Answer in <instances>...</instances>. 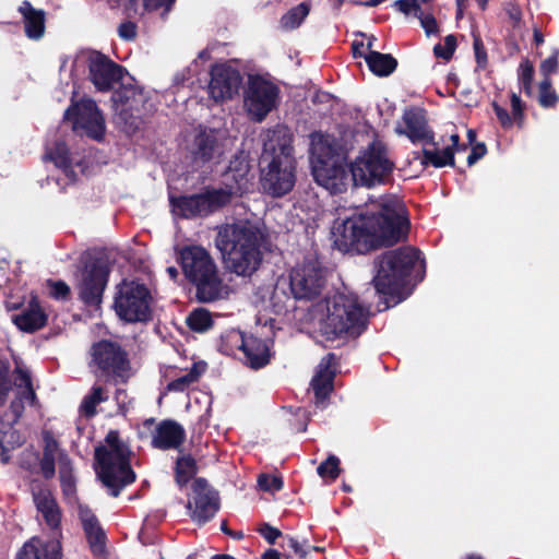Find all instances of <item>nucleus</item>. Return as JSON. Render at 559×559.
<instances>
[{
    "mask_svg": "<svg viewBox=\"0 0 559 559\" xmlns=\"http://www.w3.org/2000/svg\"><path fill=\"white\" fill-rule=\"evenodd\" d=\"M408 230L405 204L394 195H385L349 217L335 219L331 234L337 250L366 254L396 245L407 237Z\"/></svg>",
    "mask_w": 559,
    "mask_h": 559,
    "instance_id": "obj_1",
    "label": "nucleus"
},
{
    "mask_svg": "<svg viewBox=\"0 0 559 559\" xmlns=\"http://www.w3.org/2000/svg\"><path fill=\"white\" fill-rule=\"evenodd\" d=\"M267 243L264 223L248 218L221 225L215 237L225 269L242 277H250L259 270Z\"/></svg>",
    "mask_w": 559,
    "mask_h": 559,
    "instance_id": "obj_2",
    "label": "nucleus"
},
{
    "mask_svg": "<svg viewBox=\"0 0 559 559\" xmlns=\"http://www.w3.org/2000/svg\"><path fill=\"white\" fill-rule=\"evenodd\" d=\"M293 141L290 129L276 124L267 130L263 142L260 182L263 191L273 198H282L295 187L297 162Z\"/></svg>",
    "mask_w": 559,
    "mask_h": 559,
    "instance_id": "obj_3",
    "label": "nucleus"
},
{
    "mask_svg": "<svg viewBox=\"0 0 559 559\" xmlns=\"http://www.w3.org/2000/svg\"><path fill=\"white\" fill-rule=\"evenodd\" d=\"M176 260L185 277L194 286L198 301L210 304L228 295V286L224 284L213 257L204 247L186 245L177 249Z\"/></svg>",
    "mask_w": 559,
    "mask_h": 559,
    "instance_id": "obj_4",
    "label": "nucleus"
},
{
    "mask_svg": "<svg viewBox=\"0 0 559 559\" xmlns=\"http://www.w3.org/2000/svg\"><path fill=\"white\" fill-rule=\"evenodd\" d=\"M326 309L320 324L326 341L357 338L368 326L369 310L355 295L336 294L328 301Z\"/></svg>",
    "mask_w": 559,
    "mask_h": 559,
    "instance_id": "obj_5",
    "label": "nucleus"
},
{
    "mask_svg": "<svg viewBox=\"0 0 559 559\" xmlns=\"http://www.w3.org/2000/svg\"><path fill=\"white\" fill-rule=\"evenodd\" d=\"M90 356L88 367L104 384H127L139 371L129 352L112 340L103 338L93 343Z\"/></svg>",
    "mask_w": 559,
    "mask_h": 559,
    "instance_id": "obj_6",
    "label": "nucleus"
},
{
    "mask_svg": "<svg viewBox=\"0 0 559 559\" xmlns=\"http://www.w3.org/2000/svg\"><path fill=\"white\" fill-rule=\"evenodd\" d=\"M420 259V251L411 246L384 251L374 259L376 275L372 284L377 293L384 296L397 295L408 283L414 267Z\"/></svg>",
    "mask_w": 559,
    "mask_h": 559,
    "instance_id": "obj_7",
    "label": "nucleus"
},
{
    "mask_svg": "<svg viewBox=\"0 0 559 559\" xmlns=\"http://www.w3.org/2000/svg\"><path fill=\"white\" fill-rule=\"evenodd\" d=\"M394 168L395 163L391 159L386 145L379 140L370 142L349 163L352 182L355 187L373 188L386 185L392 179Z\"/></svg>",
    "mask_w": 559,
    "mask_h": 559,
    "instance_id": "obj_8",
    "label": "nucleus"
},
{
    "mask_svg": "<svg viewBox=\"0 0 559 559\" xmlns=\"http://www.w3.org/2000/svg\"><path fill=\"white\" fill-rule=\"evenodd\" d=\"M316 135H318L319 140L313 143L316 162L313 163L312 174L314 180L332 194L343 193L352 181L349 164L346 163L345 157L341 156L322 134H312L313 140Z\"/></svg>",
    "mask_w": 559,
    "mask_h": 559,
    "instance_id": "obj_9",
    "label": "nucleus"
},
{
    "mask_svg": "<svg viewBox=\"0 0 559 559\" xmlns=\"http://www.w3.org/2000/svg\"><path fill=\"white\" fill-rule=\"evenodd\" d=\"M95 461L98 464L97 476L111 497L117 498L136 479V474L130 464V450L123 442L110 449L104 445L97 447Z\"/></svg>",
    "mask_w": 559,
    "mask_h": 559,
    "instance_id": "obj_10",
    "label": "nucleus"
},
{
    "mask_svg": "<svg viewBox=\"0 0 559 559\" xmlns=\"http://www.w3.org/2000/svg\"><path fill=\"white\" fill-rule=\"evenodd\" d=\"M233 187H204L201 192L193 194H169L171 213L182 219L209 217L231 203Z\"/></svg>",
    "mask_w": 559,
    "mask_h": 559,
    "instance_id": "obj_11",
    "label": "nucleus"
},
{
    "mask_svg": "<svg viewBox=\"0 0 559 559\" xmlns=\"http://www.w3.org/2000/svg\"><path fill=\"white\" fill-rule=\"evenodd\" d=\"M81 280L75 286L79 300L87 308L99 309L111 273L109 255L95 250L83 257Z\"/></svg>",
    "mask_w": 559,
    "mask_h": 559,
    "instance_id": "obj_12",
    "label": "nucleus"
},
{
    "mask_svg": "<svg viewBox=\"0 0 559 559\" xmlns=\"http://www.w3.org/2000/svg\"><path fill=\"white\" fill-rule=\"evenodd\" d=\"M154 298L150 288L135 280H123L116 287L112 309L124 323H147L153 319Z\"/></svg>",
    "mask_w": 559,
    "mask_h": 559,
    "instance_id": "obj_13",
    "label": "nucleus"
},
{
    "mask_svg": "<svg viewBox=\"0 0 559 559\" xmlns=\"http://www.w3.org/2000/svg\"><path fill=\"white\" fill-rule=\"evenodd\" d=\"M63 119L72 123V130H80L96 141H102L106 132L105 118L97 104L92 98H82L79 102L71 99L66 109Z\"/></svg>",
    "mask_w": 559,
    "mask_h": 559,
    "instance_id": "obj_14",
    "label": "nucleus"
},
{
    "mask_svg": "<svg viewBox=\"0 0 559 559\" xmlns=\"http://www.w3.org/2000/svg\"><path fill=\"white\" fill-rule=\"evenodd\" d=\"M324 269L317 261H308L292 270L289 287L295 299L314 300L325 286Z\"/></svg>",
    "mask_w": 559,
    "mask_h": 559,
    "instance_id": "obj_15",
    "label": "nucleus"
},
{
    "mask_svg": "<svg viewBox=\"0 0 559 559\" xmlns=\"http://www.w3.org/2000/svg\"><path fill=\"white\" fill-rule=\"evenodd\" d=\"M278 94L280 88L262 76L249 79L246 105L254 121L261 122L275 108Z\"/></svg>",
    "mask_w": 559,
    "mask_h": 559,
    "instance_id": "obj_16",
    "label": "nucleus"
},
{
    "mask_svg": "<svg viewBox=\"0 0 559 559\" xmlns=\"http://www.w3.org/2000/svg\"><path fill=\"white\" fill-rule=\"evenodd\" d=\"M192 492V501H189L188 509L191 510L192 521L203 525L212 520L219 510L218 492L203 477L194 478Z\"/></svg>",
    "mask_w": 559,
    "mask_h": 559,
    "instance_id": "obj_17",
    "label": "nucleus"
},
{
    "mask_svg": "<svg viewBox=\"0 0 559 559\" xmlns=\"http://www.w3.org/2000/svg\"><path fill=\"white\" fill-rule=\"evenodd\" d=\"M209 94L215 102L233 98L242 84L240 72L227 63H215L210 70Z\"/></svg>",
    "mask_w": 559,
    "mask_h": 559,
    "instance_id": "obj_18",
    "label": "nucleus"
},
{
    "mask_svg": "<svg viewBox=\"0 0 559 559\" xmlns=\"http://www.w3.org/2000/svg\"><path fill=\"white\" fill-rule=\"evenodd\" d=\"M124 71V67L112 61L102 52H96L90 58V79L99 92L114 90L115 85L122 80Z\"/></svg>",
    "mask_w": 559,
    "mask_h": 559,
    "instance_id": "obj_19",
    "label": "nucleus"
},
{
    "mask_svg": "<svg viewBox=\"0 0 559 559\" xmlns=\"http://www.w3.org/2000/svg\"><path fill=\"white\" fill-rule=\"evenodd\" d=\"M402 119L405 128H396L399 134L406 135L413 144H437L435 132L428 123L426 109L416 106L408 107L404 110Z\"/></svg>",
    "mask_w": 559,
    "mask_h": 559,
    "instance_id": "obj_20",
    "label": "nucleus"
},
{
    "mask_svg": "<svg viewBox=\"0 0 559 559\" xmlns=\"http://www.w3.org/2000/svg\"><path fill=\"white\" fill-rule=\"evenodd\" d=\"M79 519L82 523L87 544L94 557L107 555V536L95 513L87 506H79Z\"/></svg>",
    "mask_w": 559,
    "mask_h": 559,
    "instance_id": "obj_21",
    "label": "nucleus"
},
{
    "mask_svg": "<svg viewBox=\"0 0 559 559\" xmlns=\"http://www.w3.org/2000/svg\"><path fill=\"white\" fill-rule=\"evenodd\" d=\"M185 441L183 427L173 419H164L155 427L152 447L158 450L179 449Z\"/></svg>",
    "mask_w": 559,
    "mask_h": 559,
    "instance_id": "obj_22",
    "label": "nucleus"
},
{
    "mask_svg": "<svg viewBox=\"0 0 559 559\" xmlns=\"http://www.w3.org/2000/svg\"><path fill=\"white\" fill-rule=\"evenodd\" d=\"M33 501L37 511L41 513L46 525L52 531H59L62 512L51 490L48 488L33 490Z\"/></svg>",
    "mask_w": 559,
    "mask_h": 559,
    "instance_id": "obj_23",
    "label": "nucleus"
},
{
    "mask_svg": "<svg viewBox=\"0 0 559 559\" xmlns=\"http://www.w3.org/2000/svg\"><path fill=\"white\" fill-rule=\"evenodd\" d=\"M12 321L21 331L34 333L47 324L48 316L39 305L37 296H32L28 306L14 314Z\"/></svg>",
    "mask_w": 559,
    "mask_h": 559,
    "instance_id": "obj_24",
    "label": "nucleus"
},
{
    "mask_svg": "<svg viewBox=\"0 0 559 559\" xmlns=\"http://www.w3.org/2000/svg\"><path fill=\"white\" fill-rule=\"evenodd\" d=\"M16 559H62L61 543L56 538L41 542L34 537L24 544Z\"/></svg>",
    "mask_w": 559,
    "mask_h": 559,
    "instance_id": "obj_25",
    "label": "nucleus"
},
{
    "mask_svg": "<svg viewBox=\"0 0 559 559\" xmlns=\"http://www.w3.org/2000/svg\"><path fill=\"white\" fill-rule=\"evenodd\" d=\"M19 12L23 17L25 35L29 39H40L45 33V11L35 9L29 1L24 0L19 7Z\"/></svg>",
    "mask_w": 559,
    "mask_h": 559,
    "instance_id": "obj_26",
    "label": "nucleus"
},
{
    "mask_svg": "<svg viewBox=\"0 0 559 559\" xmlns=\"http://www.w3.org/2000/svg\"><path fill=\"white\" fill-rule=\"evenodd\" d=\"M510 103L512 116L509 115L504 107L500 106L497 102H492V109L504 130L511 129L514 123H516L519 128H522L524 123L525 104L522 102L521 97L516 93L512 92L510 95Z\"/></svg>",
    "mask_w": 559,
    "mask_h": 559,
    "instance_id": "obj_27",
    "label": "nucleus"
},
{
    "mask_svg": "<svg viewBox=\"0 0 559 559\" xmlns=\"http://www.w3.org/2000/svg\"><path fill=\"white\" fill-rule=\"evenodd\" d=\"M218 152V140L214 130H201L193 140L192 157L202 164L211 162Z\"/></svg>",
    "mask_w": 559,
    "mask_h": 559,
    "instance_id": "obj_28",
    "label": "nucleus"
},
{
    "mask_svg": "<svg viewBox=\"0 0 559 559\" xmlns=\"http://www.w3.org/2000/svg\"><path fill=\"white\" fill-rule=\"evenodd\" d=\"M246 362L253 369L264 367L270 362V347L265 340L248 335L242 350Z\"/></svg>",
    "mask_w": 559,
    "mask_h": 559,
    "instance_id": "obj_29",
    "label": "nucleus"
},
{
    "mask_svg": "<svg viewBox=\"0 0 559 559\" xmlns=\"http://www.w3.org/2000/svg\"><path fill=\"white\" fill-rule=\"evenodd\" d=\"M369 70L377 76H389L397 68V60L391 53L370 50L365 56Z\"/></svg>",
    "mask_w": 559,
    "mask_h": 559,
    "instance_id": "obj_30",
    "label": "nucleus"
},
{
    "mask_svg": "<svg viewBox=\"0 0 559 559\" xmlns=\"http://www.w3.org/2000/svg\"><path fill=\"white\" fill-rule=\"evenodd\" d=\"M198 464L191 454H185L177 457L174 467L175 481L182 488L186 487L198 473Z\"/></svg>",
    "mask_w": 559,
    "mask_h": 559,
    "instance_id": "obj_31",
    "label": "nucleus"
},
{
    "mask_svg": "<svg viewBox=\"0 0 559 559\" xmlns=\"http://www.w3.org/2000/svg\"><path fill=\"white\" fill-rule=\"evenodd\" d=\"M338 371L337 357L333 353H329L320 361L317 372L309 384H333Z\"/></svg>",
    "mask_w": 559,
    "mask_h": 559,
    "instance_id": "obj_32",
    "label": "nucleus"
},
{
    "mask_svg": "<svg viewBox=\"0 0 559 559\" xmlns=\"http://www.w3.org/2000/svg\"><path fill=\"white\" fill-rule=\"evenodd\" d=\"M59 478L61 491L67 499H76V480L72 462L68 456L59 460Z\"/></svg>",
    "mask_w": 559,
    "mask_h": 559,
    "instance_id": "obj_33",
    "label": "nucleus"
},
{
    "mask_svg": "<svg viewBox=\"0 0 559 559\" xmlns=\"http://www.w3.org/2000/svg\"><path fill=\"white\" fill-rule=\"evenodd\" d=\"M420 164L424 166L431 165L435 168H442L445 166L455 167V158L450 148H423V157Z\"/></svg>",
    "mask_w": 559,
    "mask_h": 559,
    "instance_id": "obj_34",
    "label": "nucleus"
},
{
    "mask_svg": "<svg viewBox=\"0 0 559 559\" xmlns=\"http://www.w3.org/2000/svg\"><path fill=\"white\" fill-rule=\"evenodd\" d=\"M247 336L239 330L231 329L221 336L219 350L227 356H234L238 350L242 352Z\"/></svg>",
    "mask_w": 559,
    "mask_h": 559,
    "instance_id": "obj_35",
    "label": "nucleus"
},
{
    "mask_svg": "<svg viewBox=\"0 0 559 559\" xmlns=\"http://www.w3.org/2000/svg\"><path fill=\"white\" fill-rule=\"evenodd\" d=\"M310 12V4L301 2L289 9L280 20V25L284 31L298 28Z\"/></svg>",
    "mask_w": 559,
    "mask_h": 559,
    "instance_id": "obj_36",
    "label": "nucleus"
},
{
    "mask_svg": "<svg viewBox=\"0 0 559 559\" xmlns=\"http://www.w3.org/2000/svg\"><path fill=\"white\" fill-rule=\"evenodd\" d=\"M111 100L116 106L129 107L130 104L138 106L143 102V94L142 91L134 85H121L114 91Z\"/></svg>",
    "mask_w": 559,
    "mask_h": 559,
    "instance_id": "obj_37",
    "label": "nucleus"
},
{
    "mask_svg": "<svg viewBox=\"0 0 559 559\" xmlns=\"http://www.w3.org/2000/svg\"><path fill=\"white\" fill-rule=\"evenodd\" d=\"M249 173V162L245 158L236 157L230 160L225 176L227 179H231L238 189H242L248 183Z\"/></svg>",
    "mask_w": 559,
    "mask_h": 559,
    "instance_id": "obj_38",
    "label": "nucleus"
},
{
    "mask_svg": "<svg viewBox=\"0 0 559 559\" xmlns=\"http://www.w3.org/2000/svg\"><path fill=\"white\" fill-rule=\"evenodd\" d=\"M186 323L191 331L204 333L213 326L214 321L207 309L197 308L188 314Z\"/></svg>",
    "mask_w": 559,
    "mask_h": 559,
    "instance_id": "obj_39",
    "label": "nucleus"
},
{
    "mask_svg": "<svg viewBox=\"0 0 559 559\" xmlns=\"http://www.w3.org/2000/svg\"><path fill=\"white\" fill-rule=\"evenodd\" d=\"M106 399L103 386H93L92 392L83 399L80 412L86 417H93L96 414V406Z\"/></svg>",
    "mask_w": 559,
    "mask_h": 559,
    "instance_id": "obj_40",
    "label": "nucleus"
},
{
    "mask_svg": "<svg viewBox=\"0 0 559 559\" xmlns=\"http://www.w3.org/2000/svg\"><path fill=\"white\" fill-rule=\"evenodd\" d=\"M134 110L139 112L138 106L130 104L129 107H121L117 114L119 122L128 132L136 131L142 122L140 116L133 112Z\"/></svg>",
    "mask_w": 559,
    "mask_h": 559,
    "instance_id": "obj_41",
    "label": "nucleus"
},
{
    "mask_svg": "<svg viewBox=\"0 0 559 559\" xmlns=\"http://www.w3.org/2000/svg\"><path fill=\"white\" fill-rule=\"evenodd\" d=\"M559 100L552 88L550 79H543L539 83L538 103L543 108H554Z\"/></svg>",
    "mask_w": 559,
    "mask_h": 559,
    "instance_id": "obj_42",
    "label": "nucleus"
},
{
    "mask_svg": "<svg viewBox=\"0 0 559 559\" xmlns=\"http://www.w3.org/2000/svg\"><path fill=\"white\" fill-rule=\"evenodd\" d=\"M340 459L336 455L330 454L325 461L320 463L317 473L323 479L334 481L341 474Z\"/></svg>",
    "mask_w": 559,
    "mask_h": 559,
    "instance_id": "obj_43",
    "label": "nucleus"
},
{
    "mask_svg": "<svg viewBox=\"0 0 559 559\" xmlns=\"http://www.w3.org/2000/svg\"><path fill=\"white\" fill-rule=\"evenodd\" d=\"M534 80V67L528 59L521 61L519 67V83L526 95L532 94Z\"/></svg>",
    "mask_w": 559,
    "mask_h": 559,
    "instance_id": "obj_44",
    "label": "nucleus"
},
{
    "mask_svg": "<svg viewBox=\"0 0 559 559\" xmlns=\"http://www.w3.org/2000/svg\"><path fill=\"white\" fill-rule=\"evenodd\" d=\"M47 157L58 168H63L72 162L70 151L66 143H57L52 150L47 154Z\"/></svg>",
    "mask_w": 559,
    "mask_h": 559,
    "instance_id": "obj_45",
    "label": "nucleus"
},
{
    "mask_svg": "<svg viewBox=\"0 0 559 559\" xmlns=\"http://www.w3.org/2000/svg\"><path fill=\"white\" fill-rule=\"evenodd\" d=\"M456 49V37L453 34L445 36L444 44H437L433 47V55L436 58H441L449 61Z\"/></svg>",
    "mask_w": 559,
    "mask_h": 559,
    "instance_id": "obj_46",
    "label": "nucleus"
},
{
    "mask_svg": "<svg viewBox=\"0 0 559 559\" xmlns=\"http://www.w3.org/2000/svg\"><path fill=\"white\" fill-rule=\"evenodd\" d=\"M206 369L207 364L205 361H197L185 376L171 381L169 384H190L195 382L206 371Z\"/></svg>",
    "mask_w": 559,
    "mask_h": 559,
    "instance_id": "obj_47",
    "label": "nucleus"
},
{
    "mask_svg": "<svg viewBox=\"0 0 559 559\" xmlns=\"http://www.w3.org/2000/svg\"><path fill=\"white\" fill-rule=\"evenodd\" d=\"M473 48L477 69L485 70L488 66V56L484 41L479 34L473 33Z\"/></svg>",
    "mask_w": 559,
    "mask_h": 559,
    "instance_id": "obj_48",
    "label": "nucleus"
},
{
    "mask_svg": "<svg viewBox=\"0 0 559 559\" xmlns=\"http://www.w3.org/2000/svg\"><path fill=\"white\" fill-rule=\"evenodd\" d=\"M47 286L49 287V295L53 299L67 300L70 298L71 289L64 281L47 280Z\"/></svg>",
    "mask_w": 559,
    "mask_h": 559,
    "instance_id": "obj_49",
    "label": "nucleus"
},
{
    "mask_svg": "<svg viewBox=\"0 0 559 559\" xmlns=\"http://www.w3.org/2000/svg\"><path fill=\"white\" fill-rule=\"evenodd\" d=\"M177 0H143V8L147 12L162 11V17L166 19Z\"/></svg>",
    "mask_w": 559,
    "mask_h": 559,
    "instance_id": "obj_50",
    "label": "nucleus"
},
{
    "mask_svg": "<svg viewBox=\"0 0 559 559\" xmlns=\"http://www.w3.org/2000/svg\"><path fill=\"white\" fill-rule=\"evenodd\" d=\"M258 486L263 491H280L284 487V481L280 476L260 474L258 477Z\"/></svg>",
    "mask_w": 559,
    "mask_h": 559,
    "instance_id": "obj_51",
    "label": "nucleus"
},
{
    "mask_svg": "<svg viewBox=\"0 0 559 559\" xmlns=\"http://www.w3.org/2000/svg\"><path fill=\"white\" fill-rule=\"evenodd\" d=\"M393 5L402 13L414 14L416 17L421 13L420 2L418 0H395Z\"/></svg>",
    "mask_w": 559,
    "mask_h": 559,
    "instance_id": "obj_52",
    "label": "nucleus"
},
{
    "mask_svg": "<svg viewBox=\"0 0 559 559\" xmlns=\"http://www.w3.org/2000/svg\"><path fill=\"white\" fill-rule=\"evenodd\" d=\"M118 35L126 41H133L138 36V25L131 21H124L118 26Z\"/></svg>",
    "mask_w": 559,
    "mask_h": 559,
    "instance_id": "obj_53",
    "label": "nucleus"
},
{
    "mask_svg": "<svg viewBox=\"0 0 559 559\" xmlns=\"http://www.w3.org/2000/svg\"><path fill=\"white\" fill-rule=\"evenodd\" d=\"M314 393V405L324 408L330 400L334 386H312Z\"/></svg>",
    "mask_w": 559,
    "mask_h": 559,
    "instance_id": "obj_54",
    "label": "nucleus"
},
{
    "mask_svg": "<svg viewBox=\"0 0 559 559\" xmlns=\"http://www.w3.org/2000/svg\"><path fill=\"white\" fill-rule=\"evenodd\" d=\"M417 17L419 19L421 27L425 29L427 36L436 35L439 33L437 20L431 13L424 14L421 12Z\"/></svg>",
    "mask_w": 559,
    "mask_h": 559,
    "instance_id": "obj_55",
    "label": "nucleus"
},
{
    "mask_svg": "<svg viewBox=\"0 0 559 559\" xmlns=\"http://www.w3.org/2000/svg\"><path fill=\"white\" fill-rule=\"evenodd\" d=\"M257 531L271 545L275 544L276 539L283 535L278 528L269 523L261 524Z\"/></svg>",
    "mask_w": 559,
    "mask_h": 559,
    "instance_id": "obj_56",
    "label": "nucleus"
},
{
    "mask_svg": "<svg viewBox=\"0 0 559 559\" xmlns=\"http://www.w3.org/2000/svg\"><path fill=\"white\" fill-rule=\"evenodd\" d=\"M559 62L557 53H554L546 58L540 63V73L544 76V79H550V75L556 73L558 71Z\"/></svg>",
    "mask_w": 559,
    "mask_h": 559,
    "instance_id": "obj_57",
    "label": "nucleus"
},
{
    "mask_svg": "<svg viewBox=\"0 0 559 559\" xmlns=\"http://www.w3.org/2000/svg\"><path fill=\"white\" fill-rule=\"evenodd\" d=\"M41 475L45 479H51L56 474V463L53 456L44 455L39 461Z\"/></svg>",
    "mask_w": 559,
    "mask_h": 559,
    "instance_id": "obj_58",
    "label": "nucleus"
},
{
    "mask_svg": "<svg viewBox=\"0 0 559 559\" xmlns=\"http://www.w3.org/2000/svg\"><path fill=\"white\" fill-rule=\"evenodd\" d=\"M282 548L290 549L296 556L300 558H306L307 556V550L304 548V545L293 536H285Z\"/></svg>",
    "mask_w": 559,
    "mask_h": 559,
    "instance_id": "obj_59",
    "label": "nucleus"
},
{
    "mask_svg": "<svg viewBox=\"0 0 559 559\" xmlns=\"http://www.w3.org/2000/svg\"><path fill=\"white\" fill-rule=\"evenodd\" d=\"M13 376L14 382L12 384H32V374L29 370L20 364L15 365Z\"/></svg>",
    "mask_w": 559,
    "mask_h": 559,
    "instance_id": "obj_60",
    "label": "nucleus"
},
{
    "mask_svg": "<svg viewBox=\"0 0 559 559\" xmlns=\"http://www.w3.org/2000/svg\"><path fill=\"white\" fill-rule=\"evenodd\" d=\"M13 376L14 382L12 384H32V374L29 370L20 364L15 365Z\"/></svg>",
    "mask_w": 559,
    "mask_h": 559,
    "instance_id": "obj_61",
    "label": "nucleus"
},
{
    "mask_svg": "<svg viewBox=\"0 0 559 559\" xmlns=\"http://www.w3.org/2000/svg\"><path fill=\"white\" fill-rule=\"evenodd\" d=\"M43 439H44V443H45L44 444L43 454L55 457L56 456V452L58 450V442H57V440L48 431L44 432Z\"/></svg>",
    "mask_w": 559,
    "mask_h": 559,
    "instance_id": "obj_62",
    "label": "nucleus"
},
{
    "mask_svg": "<svg viewBox=\"0 0 559 559\" xmlns=\"http://www.w3.org/2000/svg\"><path fill=\"white\" fill-rule=\"evenodd\" d=\"M506 12L509 16V19L512 21L513 27L520 26V23L522 21V10L519 4L516 3H509Z\"/></svg>",
    "mask_w": 559,
    "mask_h": 559,
    "instance_id": "obj_63",
    "label": "nucleus"
},
{
    "mask_svg": "<svg viewBox=\"0 0 559 559\" xmlns=\"http://www.w3.org/2000/svg\"><path fill=\"white\" fill-rule=\"evenodd\" d=\"M11 364L7 357L0 356V384H11Z\"/></svg>",
    "mask_w": 559,
    "mask_h": 559,
    "instance_id": "obj_64",
    "label": "nucleus"
}]
</instances>
